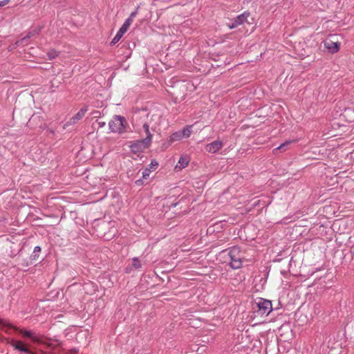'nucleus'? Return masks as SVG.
Returning a JSON list of instances; mask_svg holds the SVG:
<instances>
[{
	"label": "nucleus",
	"mask_w": 354,
	"mask_h": 354,
	"mask_svg": "<svg viewBox=\"0 0 354 354\" xmlns=\"http://www.w3.org/2000/svg\"><path fill=\"white\" fill-rule=\"evenodd\" d=\"M136 131L140 136H143L142 131L146 134L145 138L136 140L129 145L131 152L138 153L149 147L152 141L153 134L149 131V126L146 122H144L142 124V129H136Z\"/></svg>",
	"instance_id": "1"
},
{
	"label": "nucleus",
	"mask_w": 354,
	"mask_h": 354,
	"mask_svg": "<svg viewBox=\"0 0 354 354\" xmlns=\"http://www.w3.org/2000/svg\"><path fill=\"white\" fill-rule=\"evenodd\" d=\"M110 131L122 134L129 131V125L126 118L121 115H114L109 122Z\"/></svg>",
	"instance_id": "2"
},
{
	"label": "nucleus",
	"mask_w": 354,
	"mask_h": 354,
	"mask_svg": "<svg viewBox=\"0 0 354 354\" xmlns=\"http://www.w3.org/2000/svg\"><path fill=\"white\" fill-rule=\"evenodd\" d=\"M228 255L230 261L229 263L230 267L234 269H239L242 267L243 260L245 257L244 252L239 247L234 246L229 250Z\"/></svg>",
	"instance_id": "3"
},
{
	"label": "nucleus",
	"mask_w": 354,
	"mask_h": 354,
	"mask_svg": "<svg viewBox=\"0 0 354 354\" xmlns=\"http://www.w3.org/2000/svg\"><path fill=\"white\" fill-rule=\"evenodd\" d=\"M259 308V313L261 315H269L272 310V303L270 300L260 298L257 303Z\"/></svg>",
	"instance_id": "4"
},
{
	"label": "nucleus",
	"mask_w": 354,
	"mask_h": 354,
	"mask_svg": "<svg viewBox=\"0 0 354 354\" xmlns=\"http://www.w3.org/2000/svg\"><path fill=\"white\" fill-rule=\"evenodd\" d=\"M250 15V12L245 11L242 14L238 15L236 18L233 19L231 24L228 25L230 29H233L236 28L237 26L243 24L247 21L248 18Z\"/></svg>",
	"instance_id": "5"
},
{
	"label": "nucleus",
	"mask_w": 354,
	"mask_h": 354,
	"mask_svg": "<svg viewBox=\"0 0 354 354\" xmlns=\"http://www.w3.org/2000/svg\"><path fill=\"white\" fill-rule=\"evenodd\" d=\"M223 147V142L220 140H216L214 142L207 144L205 149L207 152L215 153Z\"/></svg>",
	"instance_id": "6"
},
{
	"label": "nucleus",
	"mask_w": 354,
	"mask_h": 354,
	"mask_svg": "<svg viewBox=\"0 0 354 354\" xmlns=\"http://www.w3.org/2000/svg\"><path fill=\"white\" fill-rule=\"evenodd\" d=\"M87 111V106L82 108L73 117H72L69 120L68 122H67L66 125H73L77 123L80 120H81L84 116Z\"/></svg>",
	"instance_id": "7"
},
{
	"label": "nucleus",
	"mask_w": 354,
	"mask_h": 354,
	"mask_svg": "<svg viewBox=\"0 0 354 354\" xmlns=\"http://www.w3.org/2000/svg\"><path fill=\"white\" fill-rule=\"evenodd\" d=\"M325 47L332 53H337L339 49V44L333 42L332 41H326L324 43Z\"/></svg>",
	"instance_id": "8"
},
{
	"label": "nucleus",
	"mask_w": 354,
	"mask_h": 354,
	"mask_svg": "<svg viewBox=\"0 0 354 354\" xmlns=\"http://www.w3.org/2000/svg\"><path fill=\"white\" fill-rule=\"evenodd\" d=\"M20 333L22 334L24 337L30 338L34 342H37L39 340L38 337L30 330H21Z\"/></svg>",
	"instance_id": "9"
},
{
	"label": "nucleus",
	"mask_w": 354,
	"mask_h": 354,
	"mask_svg": "<svg viewBox=\"0 0 354 354\" xmlns=\"http://www.w3.org/2000/svg\"><path fill=\"white\" fill-rule=\"evenodd\" d=\"M41 252V248L39 246L35 247L32 254L30 255L31 261H35L39 257V254Z\"/></svg>",
	"instance_id": "10"
},
{
	"label": "nucleus",
	"mask_w": 354,
	"mask_h": 354,
	"mask_svg": "<svg viewBox=\"0 0 354 354\" xmlns=\"http://www.w3.org/2000/svg\"><path fill=\"white\" fill-rule=\"evenodd\" d=\"M39 30H40V29H38L37 30H35L33 31L29 32L28 34L26 37H23L20 41H18L17 42V44L19 45V43H21V44L25 43L28 39L30 38L35 34H38Z\"/></svg>",
	"instance_id": "11"
},
{
	"label": "nucleus",
	"mask_w": 354,
	"mask_h": 354,
	"mask_svg": "<svg viewBox=\"0 0 354 354\" xmlns=\"http://www.w3.org/2000/svg\"><path fill=\"white\" fill-rule=\"evenodd\" d=\"M124 33H125L124 32H123L122 30L119 29V30L117 32L116 35H115V37L112 39V41L111 42V45H114L116 43H118L120 41V39L122 38V37L123 36V35Z\"/></svg>",
	"instance_id": "12"
},
{
	"label": "nucleus",
	"mask_w": 354,
	"mask_h": 354,
	"mask_svg": "<svg viewBox=\"0 0 354 354\" xmlns=\"http://www.w3.org/2000/svg\"><path fill=\"white\" fill-rule=\"evenodd\" d=\"M292 142V141L291 140H288V141H286L285 142L282 143L281 145H280L279 147H277V148L274 149L273 150V152L274 153H277L278 151L279 150H283V151H286L287 149V147Z\"/></svg>",
	"instance_id": "13"
},
{
	"label": "nucleus",
	"mask_w": 354,
	"mask_h": 354,
	"mask_svg": "<svg viewBox=\"0 0 354 354\" xmlns=\"http://www.w3.org/2000/svg\"><path fill=\"white\" fill-rule=\"evenodd\" d=\"M192 133V127L186 126L182 131H180V133L183 138H189Z\"/></svg>",
	"instance_id": "14"
},
{
	"label": "nucleus",
	"mask_w": 354,
	"mask_h": 354,
	"mask_svg": "<svg viewBox=\"0 0 354 354\" xmlns=\"http://www.w3.org/2000/svg\"><path fill=\"white\" fill-rule=\"evenodd\" d=\"M132 22V19L127 18L120 29L122 30L123 32H126L129 29V26L131 25Z\"/></svg>",
	"instance_id": "15"
},
{
	"label": "nucleus",
	"mask_w": 354,
	"mask_h": 354,
	"mask_svg": "<svg viewBox=\"0 0 354 354\" xmlns=\"http://www.w3.org/2000/svg\"><path fill=\"white\" fill-rule=\"evenodd\" d=\"M182 138H183V136L180 133V131H176L171 134V136H170V141L174 142V141L180 140Z\"/></svg>",
	"instance_id": "16"
},
{
	"label": "nucleus",
	"mask_w": 354,
	"mask_h": 354,
	"mask_svg": "<svg viewBox=\"0 0 354 354\" xmlns=\"http://www.w3.org/2000/svg\"><path fill=\"white\" fill-rule=\"evenodd\" d=\"M188 162H189L186 158L180 157L178 160V164L180 165V166L177 165L176 167H179L180 169L185 168L186 166H187Z\"/></svg>",
	"instance_id": "17"
},
{
	"label": "nucleus",
	"mask_w": 354,
	"mask_h": 354,
	"mask_svg": "<svg viewBox=\"0 0 354 354\" xmlns=\"http://www.w3.org/2000/svg\"><path fill=\"white\" fill-rule=\"evenodd\" d=\"M59 53L57 50L51 49L47 53V55L49 59H53L59 55Z\"/></svg>",
	"instance_id": "18"
},
{
	"label": "nucleus",
	"mask_w": 354,
	"mask_h": 354,
	"mask_svg": "<svg viewBox=\"0 0 354 354\" xmlns=\"http://www.w3.org/2000/svg\"><path fill=\"white\" fill-rule=\"evenodd\" d=\"M21 342V341L19 340L12 339L10 344L15 349L18 350V348H19Z\"/></svg>",
	"instance_id": "19"
},
{
	"label": "nucleus",
	"mask_w": 354,
	"mask_h": 354,
	"mask_svg": "<svg viewBox=\"0 0 354 354\" xmlns=\"http://www.w3.org/2000/svg\"><path fill=\"white\" fill-rule=\"evenodd\" d=\"M151 172V169L145 168L144 171H142V178L147 179V177H149L150 173Z\"/></svg>",
	"instance_id": "20"
},
{
	"label": "nucleus",
	"mask_w": 354,
	"mask_h": 354,
	"mask_svg": "<svg viewBox=\"0 0 354 354\" xmlns=\"http://www.w3.org/2000/svg\"><path fill=\"white\" fill-rule=\"evenodd\" d=\"M133 266L136 268H141V263L140 262V261L138 260V259L137 257H134L133 259Z\"/></svg>",
	"instance_id": "21"
},
{
	"label": "nucleus",
	"mask_w": 354,
	"mask_h": 354,
	"mask_svg": "<svg viewBox=\"0 0 354 354\" xmlns=\"http://www.w3.org/2000/svg\"><path fill=\"white\" fill-rule=\"evenodd\" d=\"M158 165V162L155 160H151V164L149 165V167H148V168L151 169V170L152 171L156 169Z\"/></svg>",
	"instance_id": "22"
},
{
	"label": "nucleus",
	"mask_w": 354,
	"mask_h": 354,
	"mask_svg": "<svg viewBox=\"0 0 354 354\" xmlns=\"http://www.w3.org/2000/svg\"><path fill=\"white\" fill-rule=\"evenodd\" d=\"M138 7L136 9L135 11L132 12L130 15V16L128 17L129 19H133V18L137 15L138 14Z\"/></svg>",
	"instance_id": "23"
},
{
	"label": "nucleus",
	"mask_w": 354,
	"mask_h": 354,
	"mask_svg": "<svg viewBox=\"0 0 354 354\" xmlns=\"http://www.w3.org/2000/svg\"><path fill=\"white\" fill-rule=\"evenodd\" d=\"M138 114H140L141 115V118H147L148 117V113L145 110L140 111L138 113Z\"/></svg>",
	"instance_id": "24"
},
{
	"label": "nucleus",
	"mask_w": 354,
	"mask_h": 354,
	"mask_svg": "<svg viewBox=\"0 0 354 354\" xmlns=\"http://www.w3.org/2000/svg\"><path fill=\"white\" fill-rule=\"evenodd\" d=\"M10 0H3L0 1V7L4 6L9 3Z\"/></svg>",
	"instance_id": "25"
},
{
	"label": "nucleus",
	"mask_w": 354,
	"mask_h": 354,
	"mask_svg": "<svg viewBox=\"0 0 354 354\" xmlns=\"http://www.w3.org/2000/svg\"><path fill=\"white\" fill-rule=\"evenodd\" d=\"M97 124H98L99 128H102L105 126V122L97 121Z\"/></svg>",
	"instance_id": "26"
},
{
	"label": "nucleus",
	"mask_w": 354,
	"mask_h": 354,
	"mask_svg": "<svg viewBox=\"0 0 354 354\" xmlns=\"http://www.w3.org/2000/svg\"><path fill=\"white\" fill-rule=\"evenodd\" d=\"M142 179H139V180L136 181V184L138 185H142Z\"/></svg>",
	"instance_id": "27"
},
{
	"label": "nucleus",
	"mask_w": 354,
	"mask_h": 354,
	"mask_svg": "<svg viewBox=\"0 0 354 354\" xmlns=\"http://www.w3.org/2000/svg\"><path fill=\"white\" fill-rule=\"evenodd\" d=\"M0 323H1V324L4 325V326H9V327H11V325H10V324H4V322H3V321H1V320H0Z\"/></svg>",
	"instance_id": "28"
}]
</instances>
